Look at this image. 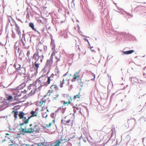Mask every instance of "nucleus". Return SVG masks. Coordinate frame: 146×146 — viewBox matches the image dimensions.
Wrapping results in <instances>:
<instances>
[{"label":"nucleus","mask_w":146,"mask_h":146,"mask_svg":"<svg viewBox=\"0 0 146 146\" xmlns=\"http://www.w3.org/2000/svg\"><path fill=\"white\" fill-rule=\"evenodd\" d=\"M29 126L30 128H28L27 130L21 127L19 129L20 131L22 134H24L25 133H31L34 132H38L40 130L38 124L35 122L31 123L30 124Z\"/></svg>","instance_id":"1"},{"label":"nucleus","mask_w":146,"mask_h":146,"mask_svg":"<svg viewBox=\"0 0 146 146\" xmlns=\"http://www.w3.org/2000/svg\"><path fill=\"white\" fill-rule=\"evenodd\" d=\"M26 114L22 111H20L18 114L20 119H22L23 123L19 124V125L21 126L24 124H27L29 122L31 117L29 116H25Z\"/></svg>","instance_id":"2"},{"label":"nucleus","mask_w":146,"mask_h":146,"mask_svg":"<svg viewBox=\"0 0 146 146\" xmlns=\"http://www.w3.org/2000/svg\"><path fill=\"white\" fill-rule=\"evenodd\" d=\"M70 139L68 140L67 139H60L56 140L54 142L50 144L49 146H65L66 143V141H69Z\"/></svg>","instance_id":"3"},{"label":"nucleus","mask_w":146,"mask_h":146,"mask_svg":"<svg viewBox=\"0 0 146 146\" xmlns=\"http://www.w3.org/2000/svg\"><path fill=\"white\" fill-rule=\"evenodd\" d=\"M80 70L75 72L73 74L72 76V78L71 79V81L72 82L77 81L80 84L82 83V78H80Z\"/></svg>","instance_id":"4"},{"label":"nucleus","mask_w":146,"mask_h":146,"mask_svg":"<svg viewBox=\"0 0 146 146\" xmlns=\"http://www.w3.org/2000/svg\"><path fill=\"white\" fill-rule=\"evenodd\" d=\"M50 102V100L48 99H46L44 98L39 102V106L42 107V108H47Z\"/></svg>","instance_id":"5"},{"label":"nucleus","mask_w":146,"mask_h":146,"mask_svg":"<svg viewBox=\"0 0 146 146\" xmlns=\"http://www.w3.org/2000/svg\"><path fill=\"white\" fill-rule=\"evenodd\" d=\"M38 82L40 84V86H47L48 84L47 83L46 77L44 76H42L39 78Z\"/></svg>","instance_id":"6"},{"label":"nucleus","mask_w":146,"mask_h":146,"mask_svg":"<svg viewBox=\"0 0 146 146\" xmlns=\"http://www.w3.org/2000/svg\"><path fill=\"white\" fill-rule=\"evenodd\" d=\"M54 56L55 57L56 62H57L60 60V54L56 51H53L50 57H52V58L53 59Z\"/></svg>","instance_id":"7"},{"label":"nucleus","mask_w":146,"mask_h":146,"mask_svg":"<svg viewBox=\"0 0 146 146\" xmlns=\"http://www.w3.org/2000/svg\"><path fill=\"white\" fill-rule=\"evenodd\" d=\"M61 123L64 125H70V124H72L73 120L72 119L67 120L66 118L64 119L61 120Z\"/></svg>","instance_id":"8"},{"label":"nucleus","mask_w":146,"mask_h":146,"mask_svg":"<svg viewBox=\"0 0 146 146\" xmlns=\"http://www.w3.org/2000/svg\"><path fill=\"white\" fill-rule=\"evenodd\" d=\"M41 111L42 116L43 118H46L48 116V111L47 108H42Z\"/></svg>","instance_id":"9"},{"label":"nucleus","mask_w":146,"mask_h":146,"mask_svg":"<svg viewBox=\"0 0 146 146\" xmlns=\"http://www.w3.org/2000/svg\"><path fill=\"white\" fill-rule=\"evenodd\" d=\"M38 111L39 109L38 108H36L35 111H32L30 113L31 115L29 116L31 118L37 116L38 114Z\"/></svg>","instance_id":"10"},{"label":"nucleus","mask_w":146,"mask_h":146,"mask_svg":"<svg viewBox=\"0 0 146 146\" xmlns=\"http://www.w3.org/2000/svg\"><path fill=\"white\" fill-rule=\"evenodd\" d=\"M59 71L58 69H56L54 70L53 73L51 75L54 76L56 79L58 78L59 77Z\"/></svg>","instance_id":"11"},{"label":"nucleus","mask_w":146,"mask_h":146,"mask_svg":"<svg viewBox=\"0 0 146 146\" xmlns=\"http://www.w3.org/2000/svg\"><path fill=\"white\" fill-rule=\"evenodd\" d=\"M50 90H49V92L51 93L53 91L58 90V86L56 84H54L50 86Z\"/></svg>","instance_id":"12"},{"label":"nucleus","mask_w":146,"mask_h":146,"mask_svg":"<svg viewBox=\"0 0 146 146\" xmlns=\"http://www.w3.org/2000/svg\"><path fill=\"white\" fill-rule=\"evenodd\" d=\"M54 76L51 75L49 77H48L47 80V83L48 85L52 83L54 80L56 79Z\"/></svg>","instance_id":"13"},{"label":"nucleus","mask_w":146,"mask_h":146,"mask_svg":"<svg viewBox=\"0 0 146 146\" xmlns=\"http://www.w3.org/2000/svg\"><path fill=\"white\" fill-rule=\"evenodd\" d=\"M15 30L16 31V33H17L20 36L21 35V33L19 27L18 26L16 23H15Z\"/></svg>","instance_id":"14"},{"label":"nucleus","mask_w":146,"mask_h":146,"mask_svg":"<svg viewBox=\"0 0 146 146\" xmlns=\"http://www.w3.org/2000/svg\"><path fill=\"white\" fill-rule=\"evenodd\" d=\"M53 63V59L52 58V57H50V59L47 60L46 62V66H50Z\"/></svg>","instance_id":"15"},{"label":"nucleus","mask_w":146,"mask_h":146,"mask_svg":"<svg viewBox=\"0 0 146 146\" xmlns=\"http://www.w3.org/2000/svg\"><path fill=\"white\" fill-rule=\"evenodd\" d=\"M59 97V95L58 93H56L54 94L52 96V100L53 101H56L58 99Z\"/></svg>","instance_id":"16"},{"label":"nucleus","mask_w":146,"mask_h":146,"mask_svg":"<svg viewBox=\"0 0 146 146\" xmlns=\"http://www.w3.org/2000/svg\"><path fill=\"white\" fill-rule=\"evenodd\" d=\"M50 46L52 47V49L53 51H56L55 50V44H54V41L51 39L50 43Z\"/></svg>","instance_id":"17"},{"label":"nucleus","mask_w":146,"mask_h":146,"mask_svg":"<svg viewBox=\"0 0 146 146\" xmlns=\"http://www.w3.org/2000/svg\"><path fill=\"white\" fill-rule=\"evenodd\" d=\"M81 96L80 95V91L78 94L74 95L73 98V100L74 101L76 99H80Z\"/></svg>","instance_id":"18"},{"label":"nucleus","mask_w":146,"mask_h":146,"mask_svg":"<svg viewBox=\"0 0 146 146\" xmlns=\"http://www.w3.org/2000/svg\"><path fill=\"white\" fill-rule=\"evenodd\" d=\"M135 51L133 50H128L125 51H123V54H131L134 52Z\"/></svg>","instance_id":"19"},{"label":"nucleus","mask_w":146,"mask_h":146,"mask_svg":"<svg viewBox=\"0 0 146 146\" xmlns=\"http://www.w3.org/2000/svg\"><path fill=\"white\" fill-rule=\"evenodd\" d=\"M66 97L68 99V102H70L69 103L70 104L72 103V102L73 100V98H72L71 96H69L66 95Z\"/></svg>","instance_id":"20"},{"label":"nucleus","mask_w":146,"mask_h":146,"mask_svg":"<svg viewBox=\"0 0 146 146\" xmlns=\"http://www.w3.org/2000/svg\"><path fill=\"white\" fill-rule=\"evenodd\" d=\"M29 26L33 30L36 31V29L34 27V24L32 23H29Z\"/></svg>","instance_id":"21"},{"label":"nucleus","mask_w":146,"mask_h":146,"mask_svg":"<svg viewBox=\"0 0 146 146\" xmlns=\"http://www.w3.org/2000/svg\"><path fill=\"white\" fill-rule=\"evenodd\" d=\"M65 79L64 78L62 80L60 81V84L59 85V86L60 88H62L63 87V85L65 83Z\"/></svg>","instance_id":"22"},{"label":"nucleus","mask_w":146,"mask_h":146,"mask_svg":"<svg viewBox=\"0 0 146 146\" xmlns=\"http://www.w3.org/2000/svg\"><path fill=\"white\" fill-rule=\"evenodd\" d=\"M44 21V19L43 18H41L40 17H38L37 19L38 22H40V23L43 24Z\"/></svg>","instance_id":"23"},{"label":"nucleus","mask_w":146,"mask_h":146,"mask_svg":"<svg viewBox=\"0 0 146 146\" xmlns=\"http://www.w3.org/2000/svg\"><path fill=\"white\" fill-rule=\"evenodd\" d=\"M14 113V116L15 119H17V116L18 115V111H12V113Z\"/></svg>","instance_id":"24"},{"label":"nucleus","mask_w":146,"mask_h":146,"mask_svg":"<svg viewBox=\"0 0 146 146\" xmlns=\"http://www.w3.org/2000/svg\"><path fill=\"white\" fill-rule=\"evenodd\" d=\"M40 59V62H42V59L41 58V57L39 56H38L35 59V62H37L38 61V60Z\"/></svg>","instance_id":"25"},{"label":"nucleus","mask_w":146,"mask_h":146,"mask_svg":"<svg viewBox=\"0 0 146 146\" xmlns=\"http://www.w3.org/2000/svg\"><path fill=\"white\" fill-rule=\"evenodd\" d=\"M69 102H65L64 101H61V103H62L64 105H66L67 106H68L70 104Z\"/></svg>","instance_id":"26"},{"label":"nucleus","mask_w":146,"mask_h":146,"mask_svg":"<svg viewBox=\"0 0 146 146\" xmlns=\"http://www.w3.org/2000/svg\"><path fill=\"white\" fill-rule=\"evenodd\" d=\"M21 96V94L18 95L17 94H16V95L15 97V100H19L20 99L19 97Z\"/></svg>","instance_id":"27"},{"label":"nucleus","mask_w":146,"mask_h":146,"mask_svg":"<svg viewBox=\"0 0 146 146\" xmlns=\"http://www.w3.org/2000/svg\"><path fill=\"white\" fill-rule=\"evenodd\" d=\"M40 64H38L37 62H35V67L36 68V70H37L38 68L39 67V65Z\"/></svg>","instance_id":"28"},{"label":"nucleus","mask_w":146,"mask_h":146,"mask_svg":"<svg viewBox=\"0 0 146 146\" xmlns=\"http://www.w3.org/2000/svg\"><path fill=\"white\" fill-rule=\"evenodd\" d=\"M38 52H36V53H35L33 55V58L35 59L38 56Z\"/></svg>","instance_id":"29"},{"label":"nucleus","mask_w":146,"mask_h":146,"mask_svg":"<svg viewBox=\"0 0 146 146\" xmlns=\"http://www.w3.org/2000/svg\"><path fill=\"white\" fill-rule=\"evenodd\" d=\"M13 99V97L11 96H9L7 98V100H10Z\"/></svg>","instance_id":"30"},{"label":"nucleus","mask_w":146,"mask_h":146,"mask_svg":"<svg viewBox=\"0 0 146 146\" xmlns=\"http://www.w3.org/2000/svg\"><path fill=\"white\" fill-rule=\"evenodd\" d=\"M30 54V52L29 50H28L27 53V56L29 57Z\"/></svg>","instance_id":"31"},{"label":"nucleus","mask_w":146,"mask_h":146,"mask_svg":"<svg viewBox=\"0 0 146 146\" xmlns=\"http://www.w3.org/2000/svg\"><path fill=\"white\" fill-rule=\"evenodd\" d=\"M51 125V123H49L48 125H46V126L47 127H50Z\"/></svg>","instance_id":"32"},{"label":"nucleus","mask_w":146,"mask_h":146,"mask_svg":"<svg viewBox=\"0 0 146 146\" xmlns=\"http://www.w3.org/2000/svg\"><path fill=\"white\" fill-rule=\"evenodd\" d=\"M84 39L85 41H87L88 42V43H89V42L87 39L86 38H84Z\"/></svg>","instance_id":"33"},{"label":"nucleus","mask_w":146,"mask_h":146,"mask_svg":"<svg viewBox=\"0 0 146 146\" xmlns=\"http://www.w3.org/2000/svg\"><path fill=\"white\" fill-rule=\"evenodd\" d=\"M68 73V72H67L66 74L64 75L63 76V77H64L65 76H66L67 75V74Z\"/></svg>","instance_id":"34"},{"label":"nucleus","mask_w":146,"mask_h":146,"mask_svg":"<svg viewBox=\"0 0 146 146\" xmlns=\"http://www.w3.org/2000/svg\"><path fill=\"white\" fill-rule=\"evenodd\" d=\"M36 32L39 35L40 34V33L39 31H37L36 30Z\"/></svg>","instance_id":"35"},{"label":"nucleus","mask_w":146,"mask_h":146,"mask_svg":"<svg viewBox=\"0 0 146 146\" xmlns=\"http://www.w3.org/2000/svg\"><path fill=\"white\" fill-rule=\"evenodd\" d=\"M12 37H13V38H15V34H14V35H12Z\"/></svg>","instance_id":"36"},{"label":"nucleus","mask_w":146,"mask_h":146,"mask_svg":"<svg viewBox=\"0 0 146 146\" xmlns=\"http://www.w3.org/2000/svg\"><path fill=\"white\" fill-rule=\"evenodd\" d=\"M6 135H9V134L8 133H6L5 134Z\"/></svg>","instance_id":"37"},{"label":"nucleus","mask_w":146,"mask_h":146,"mask_svg":"<svg viewBox=\"0 0 146 146\" xmlns=\"http://www.w3.org/2000/svg\"><path fill=\"white\" fill-rule=\"evenodd\" d=\"M94 78H95V75L94 74Z\"/></svg>","instance_id":"38"},{"label":"nucleus","mask_w":146,"mask_h":146,"mask_svg":"<svg viewBox=\"0 0 146 146\" xmlns=\"http://www.w3.org/2000/svg\"><path fill=\"white\" fill-rule=\"evenodd\" d=\"M53 122H54V120H53Z\"/></svg>","instance_id":"39"},{"label":"nucleus","mask_w":146,"mask_h":146,"mask_svg":"<svg viewBox=\"0 0 146 146\" xmlns=\"http://www.w3.org/2000/svg\"><path fill=\"white\" fill-rule=\"evenodd\" d=\"M65 94H64V96H64V97H65Z\"/></svg>","instance_id":"40"},{"label":"nucleus","mask_w":146,"mask_h":146,"mask_svg":"<svg viewBox=\"0 0 146 146\" xmlns=\"http://www.w3.org/2000/svg\"><path fill=\"white\" fill-rule=\"evenodd\" d=\"M12 145V144H10V145H9V146H10V145Z\"/></svg>","instance_id":"41"}]
</instances>
